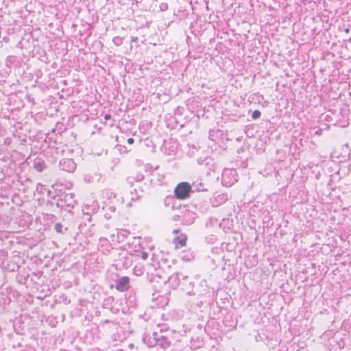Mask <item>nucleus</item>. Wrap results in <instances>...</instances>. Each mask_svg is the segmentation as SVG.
Returning a JSON list of instances; mask_svg holds the SVG:
<instances>
[{
    "label": "nucleus",
    "instance_id": "1",
    "mask_svg": "<svg viewBox=\"0 0 351 351\" xmlns=\"http://www.w3.org/2000/svg\"><path fill=\"white\" fill-rule=\"evenodd\" d=\"M191 186L186 182H182L177 185L175 188L174 193L175 195L178 199H185L189 196V192L191 191Z\"/></svg>",
    "mask_w": 351,
    "mask_h": 351
},
{
    "label": "nucleus",
    "instance_id": "2",
    "mask_svg": "<svg viewBox=\"0 0 351 351\" xmlns=\"http://www.w3.org/2000/svg\"><path fill=\"white\" fill-rule=\"evenodd\" d=\"M129 278L128 277H121L119 279L117 285L116 289L120 291H125L129 288Z\"/></svg>",
    "mask_w": 351,
    "mask_h": 351
},
{
    "label": "nucleus",
    "instance_id": "3",
    "mask_svg": "<svg viewBox=\"0 0 351 351\" xmlns=\"http://www.w3.org/2000/svg\"><path fill=\"white\" fill-rule=\"evenodd\" d=\"M175 247L179 248L180 247H184L186 243V237L182 236L180 238L176 239L174 241Z\"/></svg>",
    "mask_w": 351,
    "mask_h": 351
},
{
    "label": "nucleus",
    "instance_id": "4",
    "mask_svg": "<svg viewBox=\"0 0 351 351\" xmlns=\"http://www.w3.org/2000/svg\"><path fill=\"white\" fill-rule=\"evenodd\" d=\"M64 163H67L68 165V169H66V170L68 171H72L74 170L75 169V164L73 162V161L72 160H64Z\"/></svg>",
    "mask_w": 351,
    "mask_h": 351
},
{
    "label": "nucleus",
    "instance_id": "5",
    "mask_svg": "<svg viewBox=\"0 0 351 351\" xmlns=\"http://www.w3.org/2000/svg\"><path fill=\"white\" fill-rule=\"evenodd\" d=\"M261 116V112L258 111V110H254L252 113V118L254 119H256L258 118H259Z\"/></svg>",
    "mask_w": 351,
    "mask_h": 351
},
{
    "label": "nucleus",
    "instance_id": "6",
    "mask_svg": "<svg viewBox=\"0 0 351 351\" xmlns=\"http://www.w3.org/2000/svg\"><path fill=\"white\" fill-rule=\"evenodd\" d=\"M36 168L39 171H41L43 170V165L39 162L37 165H36Z\"/></svg>",
    "mask_w": 351,
    "mask_h": 351
},
{
    "label": "nucleus",
    "instance_id": "7",
    "mask_svg": "<svg viewBox=\"0 0 351 351\" xmlns=\"http://www.w3.org/2000/svg\"><path fill=\"white\" fill-rule=\"evenodd\" d=\"M141 257H142V258H143V260L147 259V254L146 252H143V253L141 254Z\"/></svg>",
    "mask_w": 351,
    "mask_h": 351
},
{
    "label": "nucleus",
    "instance_id": "8",
    "mask_svg": "<svg viewBox=\"0 0 351 351\" xmlns=\"http://www.w3.org/2000/svg\"><path fill=\"white\" fill-rule=\"evenodd\" d=\"M134 139H133L132 138H128V140H127L128 143H129V144H130V145H131V144H132V143H134Z\"/></svg>",
    "mask_w": 351,
    "mask_h": 351
},
{
    "label": "nucleus",
    "instance_id": "9",
    "mask_svg": "<svg viewBox=\"0 0 351 351\" xmlns=\"http://www.w3.org/2000/svg\"><path fill=\"white\" fill-rule=\"evenodd\" d=\"M60 227H61V226H60V224H56V230H57V231H58V232H60Z\"/></svg>",
    "mask_w": 351,
    "mask_h": 351
},
{
    "label": "nucleus",
    "instance_id": "10",
    "mask_svg": "<svg viewBox=\"0 0 351 351\" xmlns=\"http://www.w3.org/2000/svg\"><path fill=\"white\" fill-rule=\"evenodd\" d=\"M132 41H134H134H136V40H137V38H136V37H135V38H132Z\"/></svg>",
    "mask_w": 351,
    "mask_h": 351
},
{
    "label": "nucleus",
    "instance_id": "11",
    "mask_svg": "<svg viewBox=\"0 0 351 351\" xmlns=\"http://www.w3.org/2000/svg\"><path fill=\"white\" fill-rule=\"evenodd\" d=\"M109 117H110V116H109V115H106V116H105V119H109Z\"/></svg>",
    "mask_w": 351,
    "mask_h": 351
}]
</instances>
